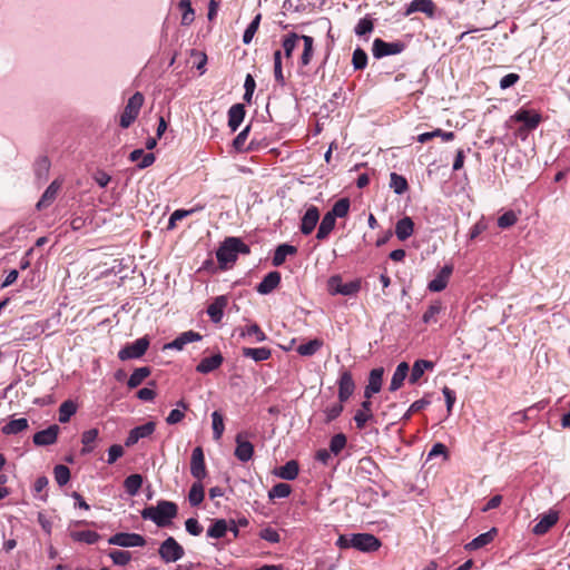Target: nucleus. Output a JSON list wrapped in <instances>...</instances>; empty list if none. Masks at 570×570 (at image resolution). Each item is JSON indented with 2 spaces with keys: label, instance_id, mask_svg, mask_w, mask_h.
<instances>
[{
  "label": "nucleus",
  "instance_id": "nucleus-55",
  "mask_svg": "<svg viewBox=\"0 0 570 570\" xmlns=\"http://www.w3.org/2000/svg\"><path fill=\"white\" fill-rule=\"evenodd\" d=\"M261 19H262V14L261 13L256 14V17L252 20V22L246 28V30H245V32L243 35V42L245 45L250 43V41L253 40L255 33L258 30V27H259V23H261Z\"/></svg>",
  "mask_w": 570,
  "mask_h": 570
},
{
  "label": "nucleus",
  "instance_id": "nucleus-37",
  "mask_svg": "<svg viewBox=\"0 0 570 570\" xmlns=\"http://www.w3.org/2000/svg\"><path fill=\"white\" fill-rule=\"evenodd\" d=\"M298 464L296 461L291 460L283 466H281L276 474L283 480H294L298 475Z\"/></svg>",
  "mask_w": 570,
  "mask_h": 570
},
{
  "label": "nucleus",
  "instance_id": "nucleus-9",
  "mask_svg": "<svg viewBox=\"0 0 570 570\" xmlns=\"http://www.w3.org/2000/svg\"><path fill=\"white\" fill-rule=\"evenodd\" d=\"M353 548L362 552L376 551L381 547L380 540L370 533H356L352 534Z\"/></svg>",
  "mask_w": 570,
  "mask_h": 570
},
{
  "label": "nucleus",
  "instance_id": "nucleus-25",
  "mask_svg": "<svg viewBox=\"0 0 570 570\" xmlns=\"http://www.w3.org/2000/svg\"><path fill=\"white\" fill-rule=\"evenodd\" d=\"M223 361L224 358L220 353H217L210 357H205L196 366V371L202 374L210 373L218 368L223 364Z\"/></svg>",
  "mask_w": 570,
  "mask_h": 570
},
{
  "label": "nucleus",
  "instance_id": "nucleus-31",
  "mask_svg": "<svg viewBox=\"0 0 570 570\" xmlns=\"http://www.w3.org/2000/svg\"><path fill=\"white\" fill-rule=\"evenodd\" d=\"M336 218L332 216L328 212L324 215L323 219L317 229L316 238L318 240H324L332 233L335 227Z\"/></svg>",
  "mask_w": 570,
  "mask_h": 570
},
{
  "label": "nucleus",
  "instance_id": "nucleus-28",
  "mask_svg": "<svg viewBox=\"0 0 570 570\" xmlns=\"http://www.w3.org/2000/svg\"><path fill=\"white\" fill-rule=\"evenodd\" d=\"M99 438L98 429H89L85 431L81 435V454H89L95 450L96 442Z\"/></svg>",
  "mask_w": 570,
  "mask_h": 570
},
{
  "label": "nucleus",
  "instance_id": "nucleus-23",
  "mask_svg": "<svg viewBox=\"0 0 570 570\" xmlns=\"http://www.w3.org/2000/svg\"><path fill=\"white\" fill-rule=\"evenodd\" d=\"M497 534H498V529L492 528L489 531L474 538L471 542L466 543L465 549L470 550V551L481 549V548L488 546L489 543H491L494 540V538L497 537Z\"/></svg>",
  "mask_w": 570,
  "mask_h": 570
},
{
  "label": "nucleus",
  "instance_id": "nucleus-59",
  "mask_svg": "<svg viewBox=\"0 0 570 570\" xmlns=\"http://www.w3.org/2000/svg\"><path fill=\"white\" fill-rule=\"evenodd\" d=\"M346 436L343 433L335 434L330 442L331 453L337 455L346 445Z\"/></svg>",
  "mask_w": 570,
  "mask_h": 570
},
{
  "label": "nucleus",
  "instance_id": "nucleus-47",
  "mask_svg": "<svg viewBox=\"0 0 570 570\" xmlns=\"http://www.w3.org/2000/svg\"><path fill=\"white\" fill-rule=\"evenodd\" d=\"M390 187L394 190L395 194L402 195L407 190L409 184L403 176L396 173H392L390 176Z\"/></svg>",
  "mask_w": 570,
  "mask_h": 570
},
{
  "label": "nucleus",
  "instance_id": "nucleus-13",
  "mask_svg": "<svg viewBox=\"0 0 570 570\" xmlns=\"http://www.w3.org/2000/svg\"><path fill=\"white\" fill-rule=\"evenodd\" d=\"M60 428L57 424L50 425L48 429L37 432L33 435V443L38 446L51 445L57 442Z\"/></svg>",
  "mask_w": 570,
  "mask_h": 570
},
{
  "label": "nucleus",
  "instance_id": "nucleus-52",
  "mask_svg": "<svg viewBox=\"0 0 570 570\" xmlns=\"http://www.w3.org/2000/svg\"><path fill=\"white\" fill-rule=\"evenodd\" d=\"M246 335L254 336L256 342H264L267 338L266 334L256 323L240 328V336L244 337Z\"/></svg>",
  "mask_w": 570,
  "mask_h": 570
},
{
  "label": "nucleus",
  "instance_id": "nucleus-38",
  "mask_svg": "<svg viewBox=\"0 0 570 570\" xmlns=\"http://www.w3.org/2000/svg\"><path fill=\"white\" fill-rule=\"evenodd\" d=\"M296 247L287 244L279 245L273 256V265L281 266L288 255L296 253Z\"/></svg>",
  "mask_w": 570,
  "mask_h": 570
},
{
  "label": "nucleus",
  "instance_id": "nucleus-57",
  "mask_svg": "<svg viewBox=\"0 0 570 570\" xmlns=\"http://www.w3.org/2000/svg\"><path fill=\"white\" fill-rule=\"evenodd\" d=\"M374 29V22L370 17L362 18L354 28L355 33L358 37L371 33Z\"/></svg>",
  "mask_w": 570,
  "mask_h": 570
},
{
  "label": "nucleus",
  "instance_id": "nucleus-7",
  "mask_svg": "<svg viewBox=\"0 0 570 570\" xmlns=\"http://www.w3.org/2000/svg\"><path fill=\"white\" fill-rule=\"evenodd\" d=\"M149 346V341L146 337L136 340L134 343L126 345L118 353L121 361L139 358L142 356Z\"/></svg>",
  "mask_w": 570,
  "mask_h": 570
},
{
  "label": "nucleus",
  "instance_id": "nucleus-34",
  "mask_svg": "<svg viewBox=\"0 0 570 570\" xmlns=\"http://www.w3.org/2000/svg\"><path fill=\"white\" fill-rule=\"evenodd\" d=\"M129 159L131 161H139L138 167L140 169L147 168L155 161V155L151 153H144L142 149H135L130 153Z\"/></svg>",
  "mask_w": 570,
  "mask_h": 570
},
{
  "label": "nucleus",
  "instance_id": "nucleus-51",
  "mask_svg": "<svg viewBox=\"0 0 570 570\" xmlns=\"http://www.w3.org/2000/svg\"><path fill=\"white\" fill-rule=\"evenodd\" d=\"M274 78L279 86H285V77L282 68V51L276 50L274 52Z\"/></svg>",
  "mask_w": 570,
  "mask_h": 570
},
{
  "label": "nucleus",
  "instance_id": "nucleus-17",
  "mask_svg": "<svg viewBox=\"0 0 570 570\" xmlns=\"http://www.w3.org/2000/svg\"><path fill=\"white\" fill-rule=\"evenodd\" d=\"M511 119L522 122L527 129L531 130L538 127L541 121V116L535 111L520 109L511 117Z\"/></svg>",
  "mask_w": 570,
  "mask_h": 570
},
{
  "label": "nucleus",
  "instance_id": "nucleus-11",
  "mask_svg": "<svg viewBox=\"0 0 570 570\" xmlns=\"http://www.w3.org/2000/svg\"><path fill=\"white\" fill-rule=\"evenodd\" d=\"M156 424L154 422H147L146 424L139 425L130 430L126 441V446H132L136 444L140 439L148 438L155 432Z\"/></svg>",
  "mask_w": 570,
  "mask_h": 570
},
{
  "label": "nucleus",
  "instance_id": "nucleus-39",
  "mask_svg": "<svg viewBox=\"0 0 570 570\" xmlns=\"http://www.w3.org/2000/svg\"><path fill=\"white\" fill-rule=\"evenodd\" d=\"M302 39V36L291 32L286 35L282 41V47L287 59L292 58L293 51L295 50L297 42Z\"/></svg>",
  "mask_w": 570,
  "mask_h": 570
},
{
  "label": "nucleus",
  "instance_id": "nucleus-5",
  "mask_svg": "<svg viewBox=\"0 0 570 570\" xmlns=\"http://www.w3.org/2000/svg\"><path fill=\"white\" fill-rule=\"evenodd\" d=\"M159 557L166 563L176 562L185 554L184 548L173 538L168 537L158 549Z\"/></svg>",
  "mask_w": 570,
  "mask_h": 570
},
{
  "label": "nucleus",
  "instance_id": "nucleus-29",
  "mask_svg": "<svg viewBox=\"0 0 570 570\" xmlns=\"http://www.w3.org/2000/svg\"><path fill=\"white\" fill-rule=\"evenodd\" d=\"M409 368L410 367H409V364L406 362H401L397 365V367H396V370H395V372H394V374L392 376L391 383H390V387L389 389H390L391 392H395V391H397L402 386L405 377L407 376Z\"/></svg>",
  "mask_w": 570,
  "mask_h": 570
},
{
  "label": "nucleus",
  "instance_id": "nucleus-50",
  "mask_svg": "<svg viewBox=\"0 0 570 570\" xmlns=\"http://www.w3.org/2000/svg\"><path fill=\"white\" fill-rule=\"evenodd\" d=\"M442 311V303L440 301H435L433 302L426 309V312L423 314L422 316V321L425 323V324H432V323H436V316L441 313Z\"/></svg>",
  "mask_w": 570,
  "mask_h": 570
},
{
  "label": "nucleus",
  "instance_id": "nucleus-35",
  "mask_svg": "<svg viewBox=\"0 0 570 570\" xmlns=\"http://www.w3.org/2000/svg\"><path fill=\"white\" fill-rule=\"evenodd\" d=\"M304 43V49L301 55V66L306 67L312 61L314 55V39L311 36L302 35L301 39Z\"/></svg>",
  "mask_w": 570,
  "mask_h": 570
},
{
  "label": "nucleus",
  "instance_id": "nucleus-6",
  "mask_svg": "<svg viewBox=\"0 0 570 570\" xmlns=\"http://www.w3.org/2000/svg\"><path fill=\"white\" fill-rule=\"evenodd\" d=\"M405 48V45L401 41L386 42L380 38L373 41L372 52L377 59L401 53Z\"/></svg>",
  "mask_w": 570,
  "mask_h": 570
},
{
  "label": "nucleus",
  "instance_id": "nucleus-19",
  "mask_svg": "<svg viewBox=\"0 0 570 570\" xmlns=\"http://www.w3.org/2000/svg\"><path fill=\"white\" fill-rule=\"evenodd\" d=\"M414 12H422L432 18L435 12V4L432 0H413L407 6L404 14L410 16Z\"/></svg>",
  "mask_w": 570,
  "mask_h": 570
},
{
  "label": "nucleus",
  "instance_id": "nucleus-30",
  "mask_svg": "<svg viewBox=\"0 0 570 570\" xmlns=\"http://www.w3.org/2000/svg\"><path fill=\"white\" fill-rule=\"evenodd\" d=\"M242 354L255 362H262L272 356V351L268 347H243Z\"/></svg>",
  "mask_w": 570,
  "mask_h": 570
},
{
  "label": "nucleus",
  "instance_id": "nucleus-22",
  "mask_svg": "<svg viewBox=\"0 0 570 570\" xmlns=\"http://www.w3.org/2000/svg\"><path fill=\"white\" fill-rule=\"evenodd\" d=\"M228 304L226 296H217L208 306L207 314L214 323H219L224 315V309Z\"/></svg>",
  "mask_w": 570,
  "mask_h": 570
},
{
  "label": "nucleus",
  "instance_id": "nucleus-44",
  "mask_svg": "<svg viewBox=\"0 0 570 570\" xmlns=\"http://www.w3.org/2000/svg\"><path fill=\"white\" fill-rule=\"evenodd\" d=\"M141 484L142 478L140 474H131L127 476L124 481L125 490L131 497L136 495L139 492Z\"/></svg>",
  "mask_w": 570,
  "mask_h": 570
},
{
  "label": "nucleus",
  "instance_id": "nucleus-32",
  "mask_svg": "<svg viewBox=\"0 0 570 570\" xmlns=\"http://www.w3.org/2000/svg\"><path fill=\"white\" fill-rule=\"evenodd\" d=\"M414 230V223L410 217H404L396 223L395 235L400 240L407 239Z\"/></svg>",
  "mask_w": 570,
  "mask_h": 570
},
{
  "label": "nucleus",
  "instance_id": "nucleus-49",
  "mask_svg": "<svg viewBox=\"0 0 570 570\" xmlns=\"http://www.w3.org/2000/svg\"><path fill=\"white\" fill-rule=\"evenodd\" d=\"M77 412V405L75 402L68 400L59 406V421L61 423L69 422L70 417Z\"/></svg>",
  "mask_w": 570,
  "mask_h": 570
},
{
  "label": "nucleus",
  "instance_id": "nucleus-42",
  "mask_svg": "<svg viewBox=\"0 0 570 570\" xmlns=\"http://www.w3.org/2000/svg\"><path fill=\"white\" fill-rule=\"evenodd\" d=\"M323 344V341L320 338L311 340L305 344H301L297 347V353L302 356H312L322 348Z\"/></svg>",
  "mask_w": 570,
  "mask_h": 570
},
{
  "label": "nucleus",
  "instance_id": "nucleus-14",
  "mask_svg": "<svg viewBox=\"0 0 570 570\" xmlns=\"http://www.w3.org/2000/svg\"><path fill=\"white\" fill-rule=\"evenodd\" d=\"M452 272L453 267L451 265L443 266L436 276L428 284L429 291L434 293L443 291L449 284Z\"/></svg>",
  "mask_w": 570,
  "mask_h": 570
},
{
  "label": "nucleus",
  "instance_id": "nucleus-24",
  "mask_svg": "<svg viewBox=\"0 0 570 570\" xmlns=\"http://www.w3.org/2000/svg\"><path fill=\"white\" fill-rule=\"evenodd\" d=\"M202 340V335L194 331H187L177 336L173 342L166 345L167 348L183 350L186 344Z\"/></svg>",
  "mask_w": 570,
  "mask_h": 570
},
{
  "label": "nucleus",
  "instance_id": "nucleus-58",
  "mask_svg": "<svg viewBox=\"0 0 570 570\" xmlns=\"http://www.w3.org/2000/svg\"><path fill=\"white\" fill-rule=\"evenodd\" d=\"M109 557L115 564L122 567L131 560V553L125 550H112L109 552Z\"/></svg>",
  "mask_w": 570,
  "mask_h": 570
},
{
  "label": "nucleus",
  "instance_id": "nucleus-54",
  "mask_svg": "<svg viewBox=\"0 0 570 570\" xmlns=\"http://www.w3.org/2000/svg\"><path fill=\"white\" fill-rule=\"evenodd\" d=\"M350 210V200L347 198H342L337 200L332 209L328 212L333 217H345Z\"/></svg>",
  "mask_w": 570,
  "mask_h": 570
},
{
  "label": "nucleus",
  "instance_id": "nucleus-45",
  "mask_svg": "<svg viewBox=\"0 0 570 570\" xmlns=\"http://www.w3.org/2000/svg\"><path fill=\"white\" fill-rule=\"evenodd\" d=\"M205 497L204 487L200 482H195L188 493V501L191 507L199 505Z\"/></svg>",
  "mask_w": 570,
  "mask_h": 570
},
{
  "label": "nucleus",
  "instance_id": "nucleus-40",
  "mask_svg": "<svg viewBox=\"0 0 570 570\" xmlns=\"http://www.w3.org/2000/svg\"><path fill=\"white\" fill-rule=\"evenodd\" d=\"M432 367H433V364L430 361H424V360L416 361L412 366L410 382L416 383L422 377L425 370H429Z\"/></svg>",
  "mask_w": 570,
  "mask_h": 570
},
{
  "label": "nucleus",
  "instance_id": "nucleus-62",
  "mask_svg": "<svg viewBox=\"0 0 570 570\" xmlns=\"http://www.w3.org/2000/svg\"><path fill=\"white\" fill-rule=\"evenodd\" d=\"M352 63L355 69H364L367 63V55L364 50L357 48L353 52Z\"/></svg>",
  "mask_w": 570,
  "mask_h": 570
},
{
  "label": "nucleus",
  "instance_id": "nucleus-48",
  "mask_svg": "<svg viewBox=\"0 0 570 570\" xmlns=\"http://www.w3.org/2000/svg\"><path fill=\"white\" fill-rule=\"evenodd\" d=\"M227 530H228V525H227L226 520L218 519L207 530V535L209 538L220 539V538L225 537Z\"/></svg>",
  "mask_w": 570,
  "mask_h": 570
},
{
  "label": "nucleus",
  "instance_id": "nucleus-43",
  "mask_svg": "<svg viewBox=\"0 0 570 570\" xmlns=\"http://www.w3.org/2000/svg\"><path fill=\"white\" fill-rule=\"evenodd\" d=\"M178 8L181 11V24L189 26L195 19V11L189 0H180Z\"/></svg>",
  "mask_w": 570,
  "mask_h": 570
},
{
  "label": "nucleus",
  "instance_id": "nucleus-33",
  "mask_svg": "<svg viewBox=\"0 0 570 570\" xmlns=\"http://www.w3.org/2000/svg\"><path fill=\"white\" fill-rule=\"evenodd\" d=\"M60 185L57 180L52 181L45 190L42 197L37 203V208L42 209L48 207L57 197Z\"/></svg>",
  "mask_w": 570,
  "mask_h": 570
},
{
  "label": "nucleus",
  "instance_id": "nucleus-12",
  "mask_svg": "<svg viewBox=\"0 0 570 570\" xmlns=\"http://www.w3.org/2000/svg\"><path fill=\"white\" fill-rule=\"evenodd\" d=\"M355 390V383L348 371H343L338 380V400L346 402Z\"/></svg>",
  "mask_w": 570,
  "mask_h": 570
},
{
  "label": "nucleus",
  "instance_id": "nucleus-1",
  "mask_svg": "<svg viewBox=\"0 0 570 570\" xmlns=\"http://www.w3.org/2000/svg\"><path fill=\"white\" fill-rule=\"evenodd\" d=\"M177 504L171 501L161 500L156 505H150L141 511V517L145 520H151L156 525L164 528L171 523V520L177 517Z\"/></svg>",
  "mask_w": 570,
  "mask_h": 570
},
{
  "label": "nucleus",
  "instance_id": "nucleus-10",
  "mask_svg": "<svg viewBox=\"0 0 570 570\" xmlns=\"http://www.w3.org/2000/svg\"><path fill=\"white\" fill-rule=\"evenodd\" d=\"M190 473L198 481H202L207 475L205 456L200 446H197L193 450L190 459Z\"/></svg>",
  "mask_w": 570,
  "mask_h": 570
},
{
  "label": "nucleus",
  "instance_id": "nucleus-3",
  "mask_svg": "<svg viewBox=\"0 0 570 570\" xmlns=\"http://www.w3.org/2000/svg\"><path fill=\"white\" fill-rule=\"evenodd\" d=\"M361 279H354L348 283H343L340 275L331 276L327 281V291L331 295L352 296L360 292Z\"/></svg>",
  "mask_w": 570,
  "mask_h": 570
},
{
  "label": "nucleus",
  "instance_id": "nucleus-2",
  "mask_svg": "<svg viewBox=\"0 0 570 570\" xmlns=\"http://www.w3.org/2000/svg\"><path fill=\"white\" fill-rule=\"evenodd\" d=\"M238 253L248 254V246L244 244L239 238L228 237L217 249L216 257L219 264L226 265L228 263H234Z\"/></svg>",
  "mask_w": 570,
  "mask_h": 570
},
{
  "label": "nucleus",
  "instance_id": "nucleus-16",
  "mask_svg": "<svg viewBox=\"0 0 570 570\" xmlns=\"http://www.w3.org/2000/svg\"><path fill=\"white\" fill-rule=\"evenodd\" d=\"M383 374V367L373 368L370 372L368 384L366 385L364 391L365 399H371L374 394L381 391Z\"/></svg>",
  "mask_w": 570,
  "mask_h": 570
},
{
  "label": "nucleus",
  "instance_id": "nucleus-46",
  "mask_svg": "<svg viewBox=\"0 0 570 570\" xmlns=\"http://www.w3.org/2000/svg\"><path fill=\"white\" fill-rule=\"evenodd\" d=\"M70 537L75 541L85 542V543H88V544L96 543L99 540V538H100V535L97 532L91 531V530L75 531V532H71Z\"/></svg>",
  "mask_w": 570,
  "mask_h": 570
},
{
  "label": "nucleus",
  "instance_id": "nucleus-26",
  "mask_svg": "<svg viewBox=\"0 0 570 570\" xmlns=\"http://www.w3.org/2000/svg\"><path fill=\"white\" fill-rule=\"evenodd\" d=\"M281 282V274L278 272H269L257 286L259 294H268L273 292Z\"/></svg>",
  "mask_w": 570,
  "mask_h": 570
},
{
  "label": "nucleus",
  "instance_id": "nucleus-41",
  "mask_svg": "<svg viewBox=\"0 0 570 570\" xmlns=\"http://www.w3.org/2000/svg\"><path fill=\"white\" fill-rule=\"evenodd\" d=\"M434 137H441L444 141H451L454 139V132L443 131L442 129H435L433 131L423 132L417 136V141L424 144Z\"/></svg>",
  "mask_w": 570,
  "mask_h": 570
},
{
  "label": "nucleus",
  "instance_id": "nucleus-18",
  "mask_svg": "<svg viewBox=\"0 0 570 570\" xmlns=\"http://www.w3.org/2000/svg\"><path fill=\"white\" fill-rule=\"evenodd\" d=\"M253 444L249 441L245 440L244 433H238L236 435L235 456L242 462H247L253 458Z\"/></svg>",
  "mask_w": 570,
  "mask_h": 570
},
{
  "label": "nucleus",
  "instance_id": "nucleus-15",
  "mask_svg": "<svg viewBox=\"0 0 570 570\" xmlns=\"http://www.w3.org/2000/svg\"><path fill=\"white\" fill-rule=\"evenodd\" d=\"M320 220V210L316 206H309L302 217L299 229L302 234L309 235Z\"/></svg>",
  "mask_w": 570,
  "mask_h": 570
},
{
  "label": "nucleus",
  "instance_id": "nucleus-8",
  "mask_svg": "<svg viewBox=\"0 0 570 570\" xmlns=\"http://www.w3.org/2000/svg\"><path fill=\"white\" fill-rule=\"evenodd\" d=\"M109 544L119 546L124 548H131V547H144L146 544V540L142 535L138 533H126V532H119L114 535H111L108 539Z\"/></svg>",
  "mask_w": 570,
  "mask_h": 570
},
{
  "label": "nucleus",
  "instance_id": "nucleus-20",
  "mask_svg": "<svg viewBox=\"0 0 570 570\" xmlns=\"http://www.w3.org/2000/svg\"><path fill=\"white\" fill-rule=\"evenodd\" d=\"M558 519L559 515L556 511H550L547 514H543L533 527L532 532L537 535L546 534L558 522Z\"/></svg>",
  "mask_w": 570,
  "mask_h": 570
},
{
  "label": "nucleus",
  "instance_id": "nucleus-64",
  "mask_svg": "<svg viewBox=\"0 0 570 570\" xmlns=\"http://www.w3.org/2000/svg\"><path fill=\"white\" fill-rule=\"evenodd\" d=\"M291 493V487L287 483H277L269 491V498H286Z\"/></svg>",
  "mask_w": 570,
  "mask_h": 570
},
{
  "label": "nucleus",
  "instance_id": "nucleus-61",
  "mask_svg": "<svg viewBox=\"0 0 570 570\" xmlns=\"http://www.w3.org/2000/svg\"><path fill=\"white\" fill-rule=\"evenodd\" d=\"M518 220V216L513 210H508L498 218V226L500 228H509Z\"/></svg>",
  "mask_w": 570,
  "mask_h": 570
},
{
  "label": "nucleus",
  "instance_id": "nucleus-60",
  "mask_svg": "<svg viewBox=\"0 0 570 570\" xmlns=\"http://www.w3.org/2000/svg\"><path fill=\"white\" fill-rule=\"evenodd\" d=\"M55 480L56 482L62 487L67 484L70 480V470L68 466L59 464L55 468Z\"/></svg>",
  "mask_w": 570,
  "mask_h": 570
},
{
  "label": "nucleus",
  "instance_id": "nucleus-63",
  "mask_svg": "<svg viewBox=\"0 0 570 570\" xmlns=\"http://www.w3.org/2000/svg\"><path fill=\"white\" fill-rule=\"evenodd\" d=\"M343 403L344 402H338V403H334L332 404L331 406H327L324 411L325 413V421L328 423V422H332L333 420H335L336 417H338L341 415V413L343 412Z\"/></svg>",
  "mask_w": 570,
  "mask_h": 570
},
{
  "label": "nucleus",
  "instance_id": "nucleus-53",
  "mask_svg": "<svg viewBox=\"0 0 570 570\" xmlns=\"http://www.w3.org/2000/svg\"><path fill=\"white\" fill-rule=\"evenodd\" d=\"M149 374L150 371L148 367L136 368L129 376L128 386L130 389L138 386Z\"/></svg>",
  "mask_w": 570,
  "mask_h": 570
},
{
  "label": "nucleus",
  "instance_id": "nucleus-56",
  "mask_svg": "<svg viewBox=\"0 0 570 570\" xmlns=\"http://www.w3.org/2000/svg\"><path fill=\"white\" fill-rule=\"evenodd\" d=\"M212 420L214 439L219 440L225 429L223 415L218 411H214L212 413Z\"/></svg>",
  "mask_w": 570,
  "mask_h": 570
},
{
  "label": "nucleus",
  "instance_id": "nucleus-27",
  "mask_svg": "<svg viewBox=\"0 0 570 570\" xmlns=\"http://www.w3.org/2000/svg\"><path fill=\"white\" fill-rule=\"evenodd\" d=\"M245 117V108L242 104L233 105L228 110V126L236 131Z\"/></svg>",
  "mask_w": 570,
  "mask_h": 570
},
{
  "label": "nucleus",
  "instance_id": "nucleus-36",
  "mask_svg": "<svg viewBox=\"0 0 570 570\" xmlns=\"http://www.w3.org/2000/svg\"><path fill=\"white\" fill-rule=\"evenodd\" d=\"M28 420L24 417L11 420L10 422L2 426V433L7 435L18 434L28 429Z\"/></svg>",
  "mask_w": 570,
  "mask_h": 570
},
{
  "label": "nucleus",
  "instance_id": "nucleus-4",
  "mask_svg": "<svg viewBox=\"0 0 570 570\" xmlns=\"http://www.w3.org/2000/svg\"><path fill=\"white\" fill-rule=\"evenodd\" d=\"M142 104L144 96L140 92H136L129 98L120 116V126L122 128H128L136 120Z\"/></svg>",
  "mask_w": 570,
  "mask_h": 570
},
{
  "label": "nucleus",
  "instance_id": "nucleus-21",
  "mask_svg": "<svg viewBox=\"0 0 570 570\" xmlns=\"http://www.w3.org/2000/svg\"><path fill=\"white\" fill-rule=\"evenodd\" d=\"M373 420V412H372V402L370 399H366L361 404V409H358L354 415V421L356 424V428L362 430L365 428L366 423Z\"/></svg>",
  "mask_w": 570,
  "mask_h": 570
}]
</instances>
